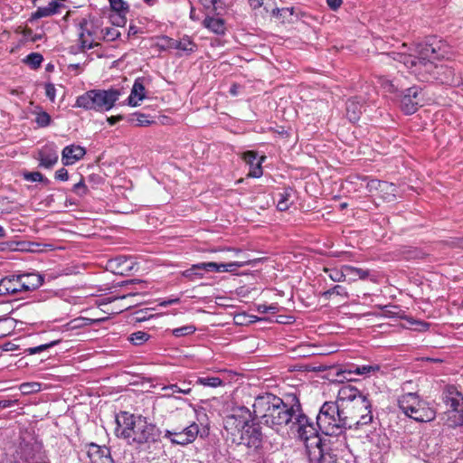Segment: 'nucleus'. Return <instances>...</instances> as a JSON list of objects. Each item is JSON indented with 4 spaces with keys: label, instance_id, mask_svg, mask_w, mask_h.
Wrapping results in <instances>:
<instances>
[{
    "label": "nucleus",
    "instance_id": "f257e3e1",
    "mask_svg": "<svg viewBox=\"0 0 463 463\" xmlns=\"http://www.w3.org/2000/svg\"><path fill=\"white\" fill-rule=\"evenodd\" d=\"M250 417L273 430L281 437L293 435L307 445L315 446L317 439H328L318 434L319 429L303 411L298 397L288 394L284 399L271 392L257 395L252 403V411L241 407Z\"/></svg>",
    "mask_w": 463,
    "mask_h": 463
},
{
    "label": "nucleus",
    "instance_id": "f03ea898",
    "mask_svg": "<svg viewBox=\"0 0 463 463\" xmlns=\"http://www.w3.org/2000/svg\"><path fill=\"white\" fill-rule=\"evenodd\" d=\"M402 51L392 52L389 55L403 64L411 73H413L419 80L433 82V74L439 67L436 61L444 58V52H440L439 43L436 39H430L426 43H418L413 53H408L406 44H402Z\"/></svg>",
    "mask_w": 463,
    "mask_h": 463
},
{
    "label": "nucleus",
    "instance_id": "7ed1b4c3",
    "mask_svg": "<svg viewBox=\"0 0 463 463\" xmlns=\"http://www.w3.org/2000/svg\"><path fill=\"white\" fill-rule=\"evenodd\" d=\"M347 414L336 402H325L317 416V425L327 438L344 436L349 429L348 419H351Z\"/></svg>",
    "mask_w": 463,
    "mask_h": 463
},
{
    "label": "nucleus",
    "instance_id": "20e7f679",
    "mask_svg": "<svg viewBox=\"0 0 463 463\" xmlns=\"http://www.w3.org/2000/svg\"><path fill=\"white\" fill-rule=\"evenodd\" d=\"M402 412L419 422H429L435 419L436 412L417 392H407L398 399Z\"/></svg>",
    "mask_w": 463,
    "mask_h": 463
},
{
    "label": "nucleus",
    "instance_id": "39448f33",
    "mask_svg": "<svg viewBox=\"0 0 463 463\" xmlns=\"http://www.w3.org/2000/svg\"><path fill=\"white\" fill-rule=\"evenodd\" d=\"M145 419L141 415L121 411L116 418L115 434L127 439L129 444H136Z\"/></svg>",
    "mask_w": 463,
    "mask_h": 463
},
{
    "label": "nucleus",
    "instance_id": "423d86ee",
    "mask_svg": "<svg viewBox=\"0 0 463 463\" xmlns=\"http://www.w3.org/2000/svg\"><path fill=\"white\" fill-rule=\"evenodd\" d=\"M443 401L450 407L446 423L449 427L463 425V394L454 385H447L443 392Z\"/></svg>",
    "mask_w": 463,
    "mask_h": 463
},
{
    "label": "nucleus",
    "instance_id": "0eeeda50",
    "mask_svg": "<svg viewBox=\"0 0 463 463\" xmlns=\"http://www.w3.org/2000/svg\"><path fill=\"white\" fill-rule=\"evenodd\" d=\"M308 463H338L331 439H317L315 446L307 445Z\"/></svg>",
    "mask_w": 463,
    "mask_h": 463
},
{
    "label": "nucleus",
    "instance_id": "6e6552de",
    "mask_svg": "<svg viewBox=\"0 0 463 463\" xmlns=\"http://www.w3.org/2000/svg\"><path fill=\"white\" fill-rule=\"evenodd\" d=\"M348 419L349 429L355 428L361 429L373 422V416L372 412V402L368 400L367 396L354 405L350 411H346Z\"/></svg>",
    "mask_w": 463,
    "mask_h": 463
},
{
    "label": "nucleus",
    "instance_id": "1a4fd4ad",
    "mask_svg": "<svg viewBox=\"0 0 463 463\" xmlns=\"http://www.w3.org/2000/svg\"><path fill=\"white\" fill-rule=\"evenodd\" d=\"M241 427V444L253 449H258L262 445L263 435L261 428L259 424L251 422L250 423L247 420L240 421Z\"/></svg>",
    "mask_w": 463,
    "mask_h": 463
},
{
    "label": "nucleus",
    "instance_id": "9d476101",
    "mask_svg": "<svg viewBox=\"0 0 463 463\" xmlns=\"http://www.w3.org/2000/svg\"><path fill=\"white\" fill-rule=\"evenodd\" d=\"M199 431L198 424L192 422L183 429L166 430L165 431V438L169 439L172 444L186 446L196 439Z\"/></svg>",
    "mask_w": 463,
    "mask_h": 463
},
{
    "label": "nucleus",
    "instance_id": "9b49d317",
    "mask_svg": "<svg viewBox=\"0 0 463 463\" xmlns=\"http://www.w3.org/2000/svg\"><path fill=\"white\" fill-rule=\"evenodd\" d=\"M400 97L401 109L407 115L415 113L423 100L422 90L418 86H412L401 91Z\"/></svg>",
    "mask_w": 463,
    "mask_h": 463
},
{
    "label": "nucleus",
    "instance_id": "f8f14e48",
    "mask_svg": "<svg viewBox=\"0 0 463 463\" xmlns=\"http://www.w3.org/2000/svg\"><path fill=\"white\" fill-rule=\"evenodd\" d=\"M364 397L366 395H364L356 387L346 384L339 389L335 402L339 404L344 410L350 411L358 402V400H362Z\"/></svg>",
    "mask_w": 463,
    "mask_h": 463
},
{
    "label": "nucleus",
    "instance_id": "ddd939ff",
    "mask_svg": "<svg viewBox=\"0 0 463 463\" xmlns=\"http://www.w3.org/2000/svg\"><path fill=\"white\" fill-rule=\"evenodd\" d=\"M161 434L160 429L146 418L136 444L139 446L146 445L147 448H150L151 444L160 441Z\"/></svg>",
    "mask_w": 463,
    "mask_h": 463
},
{
    "label": "nucleus",
    "instance_id": "4468645a",
    "mask_svg": "<svg viewBox=\"0 0 463 463\" xmlns=\"http://www.w3.org/2000/svg\"><path fill=\"white\" fill-rule=\"evenodd\" d=\"M122 95V90L109 88L108 90L99 89V112L109 111Z\"/></svg>",
    "mask_w": 463,
    "mask_h": 463
},
{
    "label": "nucleus",
    "instance_id": "2eb2a0df",
    "mask_svg": "<svg viewBox=\"0 0 463 463\" xmlns=\"http://www.w3.org/2000/svg\"><path fill=\"white\" fill-rule=\"evenodd\" d=\"M58 150L53 143L46 144L38 152L39 166L51 169L58 162Z\"/></svg>",
    "mask_w": 463,
    "mask_h": 463
},
{
    "label": "nucleus",
    "instance_id": "dca6fc26",
    "mask_svg": "<svg viewBox=\"0 0 463 463\" xmlns=\"http://www.w3.org/2000/svg\"><path fill=\"white\" fill-rule=\"evenodd\" d=\"M74 107L99 112V89L90 90L78 96Z\"/></svg>",
    "mask_w": 463,
    "mask_h": 463
},
{
    "label": "nucleus",
    "instance_id": "f3484780",
    "mask_svg": "<svg viewBox=\"0 0 463 463\" xmlns=\"http://www.w3.org/2000/svg\"><path fill=\"white\" fill-rule=\"evenodd\" d=\"M242 158L249 165L248 176L252 178H259L262 175V163L266 159L265 156H259L255 151H246L242 155Z\"/></svg>",
    "mask_w": 463,
    "mask_h": 463
},
{
    "label": "nucleus",
    "instance_id": "a211bd4d",
    "mask_svg": "<svg viewBox=\"0 0 463 463\" xmlns=\"http://www.w3.org/2000/svg\"><path fill=\"white\" fill-rule=\"evenodd\" d=\"M18 281L21 292H29L40 288L44 281V278L39 273L30 272L18 275Z\"/></svg>",
    "mask_w": 463,
    "mask_h": 463
},
{
    "label": "nucleus",
    "instance_id": "6ab92c4d",
    "mask_svg": "<svg viewBox=\"0 0 463 463\" xmlns=\"http://www.w3.org/2000/svg\"><path fill=\"white\" fill-rule=\"evenodd\" d=\"M215 266L213 262H201L192 265L191 268L182 271V276L191 281H195L203 277L205 272H213Z\"/></svg>",
    "mask_w": 463,
    "mask_h": 463
},
{
    "label": "nucleus",
    "instance_id": "aec40b11",
    "mask_svg": "<svg viewBox=\"0 0 463 463\" xmlns=\"http://www.w3.org/2000/svg\"><path fill=\"white\" fill-rule=\"evenodd\" d=\"M86 154L84 147L76 145H70L61 152V162L64 165H71L80 160Z\"/></svg>",
    "mask_w": 463,
    "mask_h": 463
},
{
    "label": "nucleus",
    "instance_id": "412c9836",
    "mask_svg": "<svg viewBox=\"0 0 463 463\" xmlns=\"http://www.w3.org/2000/svg\"><path fill=\"white\" fill-rule=\"evenodd\" d=\"M24 453L26 459L35 460V462L49 460L43 442L37 439L25 444Z\"/></svg>",
    "mask_w": 463,
    "mask_h": 463
},
{
    "label": "nucleus",
    "instance_id": "4be33fe9",
    "mask_svg": "<svg viewBox=\"0 0 463 463\" xmlns=\"http://www.w3.org/2000/svg\"><path fill=\"white\" fill-rule=\"evenodd\" d=\"M146 99L145 79L137 78L135 80L130 95L128 98V104L131 107H137L139 102Z\"/></svg>",
    "mask_w": 463,
    "mask_h": 463
},
{
    "label": "nucleus",
    "instance_id": "5701e85b",
    "mask_svg": "<svg viewBox=\"0 0 463 463\" xmlns=\"http://www.w3.org/2000/svg\"><path fill=\"white\" fill-rule=\"evenodd\" d=\"M89 457L90 463H115L111 458L110 449L106 446L92 444L89 450Z\"/></svg>",
    "mask_w": 463,
    "mask_h": 463
},
{
    "label": "nucleus",
    "instance_id": "b1692460",
    "mask_svg": "<svg viewBox=\"0 0 463 463\" xmlns=\"http://www.w3.org/2000/svg\"><path fill=\"white\" fill-rule=\"evenodd\" d=\"M433 82L446 85L456 84L454 70L448 65L442 63L439 64V67L433 74Z\"/></svg>",
    "mask_w": 463,
    "mask_h": 463
},
{
    "label": "nucleus",
    "instance_id": "393cba45",
    "mask_svg": "<svg viewBox=\"0 0 463 463\" xmlns=\"http://www.w3.org/2000/svg\"><path fill=\"white\" fill-rule=\"evenodd\" d=\"M92 24L91 22L83 19L80 23V33H79V42L81 49H90L93 45V38L92 35L94 32L91 30Z\"/></svg>",
    "mask_w": 463,
    "mask_h": 463
},
{
    "label": "nucleus",
    "instance_id": "a878e982",
    "mask_svg": "<svg viewBox=\"0 0 463 463\" xmlns=\"http://www.w3.org/2000/svg\"><path fill=\"white\" fill-rule=\"evenodd\" d=\"M21 293L19 288L18 275L12 277H5L0 279V296L13 295L15 296Z\"/></svg>",
    "mask_w": 463,
    "mask_h": 463
},
{
    "label": "nucleus",
    "instance_id": "bb28decb",
    "mask_svg": "<svg viewBox=\"0 0 463 463\" xmlns=\"http://www.w3.org/2000/svg\"><path fill=\"white\" fill-rule=\"evenodd\" d=\"M295 191L291 187H286L275 194L277 208L280 212L287 211L293 203Z\"/></svg>",
    "mask_w": 463,
    "mask_h": 463
},
{
    "label": "nucleus",
    "instance_id": "cd10ccee",
    "mask_svg": "<svg viewBox=\"0 0 463 463\" xmlns=\"http://www.w3.org/2000/svg\"><path fill=\"white\" fill-rule=\"evenodd\" d=\"M109 264L114 273L124 274L131 270L133 262L127 257L119 256L110 260Z\"/></svg>",
    "mask_w": 463,
    "mask_h": 463
},
{
    "label": "nucleus",
    "instance_id": "c85d7f7f",
    "mask_svg": "<svg viewBox=\"0 0 463 463\" xmlns=\"http://www.w3.org/2000/svg\"><path fill=\"white\" fill-rule=\"evenodd\" d=\"M203 24L205 28L216 34H224L226 30L223 19L219 17L206 16Z\"/></svg>",
    "mask_w": 463,
    "mask_h": 463
},
{
    "label": "nucleus",
    "instance_id": "c756f323",
    "mask_svg": "<svg viewBox=\"0 0 463 463\" xmlns=\"http://www.w3.org/2000/svg\"><path fill=\"white\" fill-rule=\"evenodd\" d=\"M363 111V105L355 99H349L346 102V117L351 122H356Z\"/></svg>",
    "mask_w": 463,
    "mask_h": 463
},
{
    "label": "nucleus",
    "instance_id": "7c9ffc66",
    "mask_svg": "<svg viewBox=\"0 0 463 463\" xmlns=\"http://www.w3.org/2000/svg\"><path fill=\"white\" fill-rule=\"evenodd\" d=\"M345 277L349 280H356L357 279H365L369 276L368 269H363L361 268L353 267L350 265H345Z\"/></svg>",
    "mask_w": 463,
    "mask_h": 463
},
{
    "label": "nucleus",
    "instance_id": "2f4dec72",
    "mask_svg": "<svg viewBox=\"0 0 463 463\" xmlns=\"http://www.w3.org/2000/svg\"><path fill=\"white\" fill-rule=\"evenodd\" d=\"M172 46L187 53L194 52L196 50V44L188 36H184L179 41H175Z\"/></svg>",
    "mask_w": 463,
    "mask_h": 463
},
{
    "label": "nucleus",
    "instance_id": "473e14b6",
    "mask_svg": "<svg viewBox=\"0 0 463 463\" xmlns=\"http://www.w3.org/2000/svg\"><path fill=\"white\" fill-rule=\"evenodd\" d=\"M183 385L184 387L178 386L177 384L165 385L162 387V391L165 392V395L167 397H175V393L189 394L192 389L184 383Z\"/></svg>",
    "mask_w": 463,
    "mask_h": 463
},
{
    "label": "nucleus",
    "instance_id": "72a5a7b5",
    "mask_svg": "<svg viewBox=\"0 0 463 463\" xmlns=\"http://www.w3.org/2000/svg\"><path fill=\"white\" fill-rule=\"evenodd\" d=\"M43 61V56L39 52H31L23 59V62L32 70H37Z\"/></svg>",
    "mask_w": 463,
    "mask_h": 463
},
{
    "label": "nucleus",
    "instance_id": "f704fd0d",
    "mask_svg": "<svg viewBox=\"0 0 463 463\" xmlns=\"http://www.w3.org/2000/svg\"><path fill=\"white\" fill-rule=\"evenodd\" d=\"M333 295H336L345 298H348L349 295L346 288L341 285H335L331 288L321 293V297L326 300L330 299Z\"/></svg>",
    "mask_w": 463,
    "mask_h": 463
},
{
    "label": "nucleus",
    "instance_id": "c9c22d12",
    "mask_svg": "<svg viewBox=\"0 0 463 463\" xmlns=\"http://www.w3.org/2000/svg\"><path fill=\"white\" fill-rule=\"evenodd\" d=\"M213 264L215 266L214 269H213V272H233L244 265L243 262L239 261H232L228 263L213 262Z\"/></svg>",
    "mask_w": 463,
    "mask_h": 463
},
{
    "label": "nucleus",
    "instance_id": "e433bc0d",
    "mask_svg": "<svg viewBox=\"0 0 463 463\" xmlns=\"http://www.w3.org/2000/svg\"><path fill=\"white\" fill-rule=\"evenodd\" d=\"M325 272L328 275L331 280L335 282H342L346 279L345 265H343L340 269L337 268H326Z\"/></svg>",
    "mask_w": 463,
    "mask_h": 463
},
{
    "label": "nucleus",
    "instance_id": "4c0bfd02",
    "mask_svg": "<svg viewBox=\"0 0 463 463\" xmlns=\"http://www.w3.org/2000/svg\"><path fill=\"white\" fill-rule=\"evenodd\" d=\"M34 114H35L34 121L38 127L46 128L51 124V122H52L51 116L46 111H43L41 107L36 108Z\"/></svg>",
    "mask_w": 463,
    "mask_h": 463
},
{
    "label": "nucleus",
    "instance_id": "58836bf2",
    "mask_svg": "<svg viewBox=\"0 0 463 463\" xmlns=\"http://www.w3.org/2000/svg\"><path fill=\"white\" fill-rule=\"evenodd\" d=\"M380 370V366L377 364H364V365H353L352 369L349 371L350 373H355L357 375H369L372 373L377 372Z\"/></svg>",
    "mask_w": 463,
    "mask_h": 463
},
{
    "label": "nucleus",
    "instance_id": "ea45409f",
    "mask_svg": "<svg viewBox=\"0 0 463 463\" xmlns=\"http://www.w3.org/2000/svg\"><path fill=\"white\" fill-rule=\"evenodd\" d=\"M128 121L138 127L148 126L152 123V121L148 119V116L139 112L130 114L128 117Z\"/></svg>",
    "mask_w": 463,
    "mask_h": 463
},
{
    "label": "nucleus",
    "instance_id": "a19ab883",
    "mask_svg": "<svg viewBox=\"0 0 463 463\" xmlns=\"http://www.w3.org/2000/svg\"><path fill=\"white\" fill-rule=\"evenodd\" d=\"M150 335L144 331H136L128 336V340L134 345H141L145 344Z\"/></svg>",
    "mask_w": 463,
    "mask_h": 463
},
{
    "label": "nucleus",
    "instance_id": "79ce46f5",
    "mask_svg": "<svg viewBox=\"0 0 463 463\" xmlns=\"http://www.w3.org/2000/svg\"><path fill=\"white\" fill-rule=\"evenodd\" d=\"M196 383L203 386L218 387L223 385V381L220 377L215 376H203L199 377Z\"/></svg>",
    "mask_w": 463,
    "mask_h": 463
},
{
    "label": "nucleus",
    "instance_id": "37998d69",
    "mask_svg": "<svg viewBox=\"0 0 463 463\" xmlns=\"http://www.w3.org/2000/svg\"><path fill=\"white\" fill-rule=\"evenodd\" d=\"M196 331L195 326L190 324L171 330V334L179 338L193 335Z\"/></svg>",
    "mask_w": 463,
    "mask_h": 463
},
{
    "label": "nucleus",
    "instance_id": "c03bdc74",
    "mask_svg": "<svg viewBox=\"0 0 463 463\" xmlns=\"http://www.w3.org/2000/svg\"><path fill=\"white\" fill-rule=\"evenodd\" d=\"M24 178L26 181L29 182H40L44 184H49L50 180L46 178L42 173L40 172H27L24 174Z\"/></svg>",
    "mask_w": 463,
    "mask_h": 463
},
{
    "label": "nucleus",
    "instance_id": "a18cd8bd",
    "mask_svg": "<svg viewBox=\"0 0 463 463\" xmlns=\"http://www.w3.org/2000/svg\"><path fill=\"white\" fill-rule=\"evenodd\" d=\"M391 187H380L379 193L387 201H393L395 199L396 185L392 183H389Z\"/></svg>",
    "mask_w": 463,
    "mask_h": 463
},
{
    "label": "nucleus",
    "instance_id": "49530a36",
    "mask_svg": "<svg viewBox=\"0 0 463 463\" xmlns=\"http://www.w3.org/2000/svg\"><path fill=\"white\" fill-rule=\"evenodd\" d=\"M111 9L116 14H127L128 5L123 0H109Z\"/></svg>",
    "mask_w": 463,
    "mask_h": 463
},
{
    "label": "nucleus",
    "instance_id": "de8ad7c7",
    "mask_svg": "<svg viewBox=\"0 0 463 463\" xmlns=\"http://www.w3.org/2000/svg\"><path fill=\"white\" fill-rule=\"evenodd\" d=\"M391 187L389 182L381 181L378 179H370L367 182L366 188L369 192L379 191L380 187Z\"/></svg>",
    "mask_w": 463,
    "mask_h": 463
},
{
    "label": "nucleus",
    "instance_id": "09e8293b",
    "mask_svg": "<svg viewBox=\"0 0 463 463\" xmlns=\"http://www.w3.org/2000/svg\"><path fill=\"white\" fill-rule=\"evenodd\" d=\"M61 340H53V341H51L47 344H43V345H37V346H34V347H30L27 349V352L30 354H39L43 351H45L56 345H58L60 343Z\"/></svg>",
    "mask_w": 463,
    "mask_h": 463
},
{
    "label": "nucleus",
    "instance_id": "8fccbe9b",
    "mask_svg": "<svg viewBox=\"0 0 463 463\" xmlns=\"http://www.w3.org/2000/svg\"><path fill=\"white\" fill-rule=\"evenodd\" d=\"M271 13L274 16L287 19V18L290 17L291 15H293L294 8L293 7L273 8V9H271Z\"/></svg>",
    "mask_w": 463,
    "mask_h": 463
},
{
    "label": "nucleus",
    "instance_id": "3c124183",
    "mask_svg": "<svg viewBox=\"0 0 463 463\" xmlns=\"http://www.w3.org/2000/svg\"><path fill=\"white\" fill-rule=\"evenodd\" d=\"M40 390L38 383H24L20 385V391L23 394L36 392Z\"/></svg>",
    "mask_w": 463,
    "mask_h": 463
},
{
    "label": "nucleus",
    "instance_id": "603ef678",
    "mask_svg": "<svg viewBox=\"0 0 463 463\" xmlns=\"http://www.w3.org/2000/svg\"><path fill=\"white\" fill-rule=\"evenodd\" d=\"M252 8L257 9L263 7L266 12H269L272 6L273 0H249Z\"/></svg>",
    "mask_w": 463,
    "mask_h": 463
},
{
    "label": "nucleus",
    "instance_id": "864d4df0",
    "mask_svg": "<svg viewBox=\"0 0 463 463\" xmlns=\"http://www.w3.org/2000/svg\"><path fill=\"white\" fill-rule=\"evenodd\" d=\"M279 306L277 304H271V305H266V304H260L257 307V310L260 314H276L279 312Z\"/></svg>",
    "mask_w": 463,
    "mask_h": 463
},
{
    "label": "nucleus",
    "instance_id": "5fc2aeb1",
    "mask_svg": "<svg viewBox=\"0 0 463 463\" xmlns=\"http://www.w3.org/2000/svg\"><path fill=\"white\" fill-rule=\"evenodd\" d=\"M407 321L410 323V325L416 326L415 329H417L418 331H420V332H425V331L429 330V328H430V324L428 322H425L422 320L407 318Z\"/></svg>",
    "mask_w": 463,
    "mask_h": 463
},
{
    "label": "nucleus",
    "instance_id": "6e6d98bb",
    "mask_svg": "<svg viewBox=\"0 0 463 463\" xmlns=\"http://www.w3.org/2000/svg\"><path fill=\"white\" fill-rule=\"evenodd\" d=\"M72 192L80 197L87 194L88 188H87L82 178L80 179V181L79 183H77L73 185Z\"/></svg>",
    "mask_w": 463,
    "mask_h": 463
},
{
    "label": "nucleus",
    "instance_id": "4d7b16f0",
    "mask_svg": "<svg viewBox=\"0 0 463 463\" xmlns=\"http://www.w3.org/2000/svg\"><path fill=\"white\" fill-rule=\"evenodd\" d=\"M400 309L397 306H384L383 307V314L386 317H398Z\"/></svg>",
    "mask_w": 463,
    "mask_h": 463
},
{
    "label": "nucleus",
    "instance_id": "13d9d810",
    "mask_svg": "<svg viewBox=\"0 0 463 463\" xmlns=\"http://www.w3.org/2000/svg\"><path fill=\"white\" fill-rule=\"evenodd\" d=\"M45 95L51 102L55 101L56 98V88L53 83L47 82L44 84Z\"/></svg>",
    "mask_w": 463,
    "mask_h": 463
},
{
    "label": "nucleus",
    "instance_id": "bf43d9fd",
    "mask_svg": "<svg viewBox=\"0 0 463 463\" xmlns=\"http://www.w3.org/2000/svg\"><path fill=\"white\" fill-rule=\"evenodd\" d=\"M120 36V33L116 28H106L104 33V38L108 41H115Z\"/></svg>",
    "mask_w": 463,
    "mask_h": 463
},
{
    "label": "nucleus",
    "instance_id": "052dcab7",
    "mask_svg": "<svg viewBox=\"0 0 463 463\" xmlns=\"http://www.w3.org/2000/svg\"><path fill=\"white\" fill-rule=\"evenodd\" d=\"M50 11L46 6H40L36 9L34 13L32 14V19H40L43 17L51 16Z\"/></svg>",
    "mask_w": 463,
    "mask_h": 463
},
{
    "label": "nucleus",
    "instance_id": "680f3d73",
    "mask_svg": "<svg viewBox=\"0 0 463 463\" xmlns=\"http://www.w3.org/2000/svg\"><path fill=\"white\" fill-rule=\"evenodd\" d=\"M46 7L50 11V14L52 15L61 13V9L64 7V5L57 1H52L48 5H46Z\"/></svg>",
    "mask_w": 463,
    "mask_h": 463
},
{
    "label": "nucleus",
    "instance_id": "e2e57ef3",
    "mask_svg": "<svg viewBox=\"0 0 463 463\" xmlns=\"http://www.w3.org/2000/svg\"><path fill=\"white\" fill-rule=\"evenodd\" d=\"M126 14H115L110 15L111 22L116 26H123L126 24Z\"/></svg>",
    "mask_w": 463,
    "mask_h": 463
},
{
    "label": "nucleus",
    "instance_id": "0e129e2a",
    "mask_svg": "<svg viewBox=\"0 0 463 463\" xmlns=\"http://www.w3.org/2000/svg\"><path fill=\"white\" fill-rule=\"evenodd\" d=\"M201 4L207 9L212 8L213 10H217L220 5L221 0H199Z\"/></svg>",
    "mask_w": 463,
    "mask_h": 463
},
{
    "label": "nucleus",
    "instance_id": "69168bd1",
    "mask_svg": "<svg viewBox=\"0 0 463 463\" xmlns=\"http://www.w3.org/2000/svg\"><path fill=\"white\" fill-rule=\"evenodd\" d=\"M55 179L59 181H67L69 179V174L67 169L61 167L55 172Z\"/></svg>",
    "mask_w": 463,
    "mask_h": 463
},
{
    "label": "nucleus",
    "instance_id": "338daca9",
    "mask_svg": "<svg viewBox=\"0 0 463 463\" xmlns=\"http://www.w3.org/2000/svg\"><path fill=\"white\" fill-rule=\"evenodd\" d=\"M18 404V400L16 399H3L0 400V409H6L12 406Z\"/></svg>",
    "mask_w": 463,
    "mask_h": 463
},
{
    "label": "nucleus",
    "instance_id": "774afa93",
    "mask_svg": "<svg viewBox=\"0 0 463 463\" xmlns=\"http://www.w3.org/2000/svg\"><path fill=\"white\" fill-rule=\"evenodd\" d=\"M326 4L332 11H336L343 4V0H326Z\"/></svg>",
    "mask_w": 463,
    "mask_h": 463
}]
</instances>
